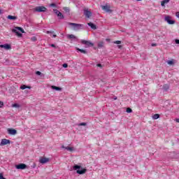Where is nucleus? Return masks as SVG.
<instances>
[{
	"label": "nucleus",
	"instance_id": "1",
	"mask_svg": "<svg viewBox=\"0 0 179 179\" xmlns=\"http://www.w3.org/2000/svg\"><path fill=\"white\" fill-rule=\"evenodd\" d=\"M73 169L76 170L77 174H80V175L85 174L86 173V171H87V170L86 169H83V168H82L81 166L78 165V164H75L73 166Z\"/></svg>",
	"mask_w": 179,
	"mask_h": 179
},
{
	"label": "nucleus",
	"instance_id": "2",
	"mask_svg": "<svg viewBox=\"0 0 179 179\" xmlns=\"http://www.w3.org/2000/svg\"><path fill=\"white\" fill-rule=\"evenodd\" d=\"M13 33H15L17 37H22L23 34L22 33H24V29L20 27H15L14 29H12ZM20 31V32H19Z\"/></svg>",
	"mask_w": 179,
	"mask_h": 179
},
{
	"label": "nucleus",
	"instance_id": "3",
	"mask_svg": "<svg viewBox=\"0 0 179 179\" xmlns=\"http://www.w3.org/2000/svg\"><path fill=\"white\" fill-rule=\"evenodd\" d=\"M69 26H73V29L75 31H78V30H80L83 29L84 25L82 24H76L73 22H68Z\"/></svg>",
	"mask_w": 179,
	"mask_h": 179
},
{
	"label": "nucleus",
	"instance_id": "4",
	"mask_svg": "<svg viewBox=\"0 0 179 179\" xmlns=\"http://www.w3.org/2000/svg\"><path fill=\"white\" fill-rule=\"evenodd\" d=\"M27 168V165H26V164H19L15 165V169H17V170H25Z\"/></svg>",
	"mask_w": 179,
	"mask_h": 179
},
{
	"label": "nucleus",
	"instance_id": "5",
	"mask_svg": "<svg viewBox=\"0 0 179 179\" xmlns=\"http://www.w3.org/2000/svg\"><path fill=\"white\" fill-rule=\"evenodd\" d=\"M165 22H167L168 24H174L176 23V21L171 20V17L169 15L165 17Z\"/></svg>",
	"mask_w": 179,
	"mask_h": 179
},
{
	"label": "nucleus",
	"instance_id": "6",
	"mask_svg": "<svg viewBox=\"0 0 179 179\" xmlns=\"http://www.w3.org/2000/svg\"><path fill=\"white\" fill-rule=\"evenodd\" d=\"M35 10L36 12H45L47 10V8L44 7V6H36L35 8Z\"/></svg>",
	"mask_w": 179,
	"mask_h": 179
},
{
	"label": "nucleus",
	"instance_id": "7",
	"mask_svg": "<svg viewBox=\"0 0 179 179\" xmlns=\"http://www.w3.org/2000/svg\"><path fill=\"white\" fill-rule=\"evenodd\" d=\"M81 43L87 47H93L94 44L89 41L81 40Z\"/></svg>",
	"mask_w": 179,
	"mask_h": 179
},
{
	"label": "nucleus",
	"instance_id": "8",
	"mask_svg": "<svg viewBox=\"0 0 179 179\" xmlns=\"http://www.w3.org/2000/svg\"><path fill=\"white\" fill-rule=\"evenodd\" d=\"M9 143H10V140L3 138L0 143V146H5V145H9Z\"/></svg>",
	"mask_w": 179,
	"mask_h": 179
},
{
	"label": "nucleus",
	"instance_id": "9",
	"mask_svg": "<svg viewBox=\"0 0 179 179\" xmlns=\"http://www.w3.org/2000/svg\"><path fill=\"white\" fill-rule=\"evenodd\" d=\"M50 162V158L42 157L39 159V163L41 164H45V163H48Z\"/></svg>",
	"mask_w": 179,
	"mask_h": 179
},
{
	"label": "nucleus",
	"instance_id": "10",
	"mask_svg": "<svg viewBox=\"0 0 179 179\" xmlns=\"http://www.w3.org/2000/svg\"><path fill=\"white\" fill-rule=\"evenodd\" d=\"M84 15H85V16H86V17L89 18V17H91V16H92V15H93V13L87 9H84Z\"/></svg>",
	"mask_w": 179,
	"mask_h": 179
},
{
	"label": "nucleus",
	"instance_id": "11",
	"mask_svg": "<svg viewBox=\"0 0 179 179\" xmlns=\"http://www.w3.org/2000/svg\"><path fill=\"white\" fill-rule=\"evenodd\" d=\"M7 131L9 135H16L17 134V131L15 129H8Z\"/></svg>",
	"mask_w": 179,
	"mask_h": 179
},
{
	"label": "nucleus",
	"instance_id": "12",
	"mask_svg": "<svg viewBox=\"0 0 179 179\" xmlns=\"http://www.w3.org/2000/svg\"><path fill=\"white\" fill-rule=\"evenodd\" d=\"M0 48H5V50H11L12 47L10 46V45L6 43L4 45H0Z\"/></svg>",
	"mask_w": 179,
	"mask_h": 179
},
{
	"label": "nucleus",
	"instance_id": "13",
	"mask_svg": "<svg viewBox=\"0 0 179 179\" xmlns=\"http://www.w3.org/2000/svg\"><path fill=\"white\" fill-rule=\"evenodd\" d=\"M103 10H106V12L111 13L113 12L111 9H110V6H102Z\"/></svg>",
	"mask_w": 179,
	"mask_h": 179
},
{
	"label": "nucleus",
	"instance_id": "14",
	"mask_svg": "<svg viewBox=\"0 0 179 179\" xmlns=\"http://www.w3.org/2000/svg\"><path fill=\"white\" fill-rule=\"evenodd\" d=\"M62 149H66V150H69V152H73V147H65L64 145H62Z\"/></svg>",
	"mask_w": 179,
	"mask_h": 179
},
{
	"label": "nucleus",
	"instance_id": "15",
	"mask_svg": "<svg viewBox=\"0 0 179 179\" xmlns=\"http://www.w3.org/2000/svg\"><path fill=\"white\" fill-rule=\"evenodd\" d=\"M88 26H90V27H91V29H93V30H96L97 29V26H96V24H94L92 22H89Z\"/></svg>",
	"mask_w": 179,
	"mask_h": 179
},
{
	"label": "nucleus",
	"instance_id": "16",
	"mask_svg": "<svg viewBox=\"0 0 179 179\" xmlns=\"http://www.w3.org/2000/svg\"><path fill=\"white\" fill-rule=\"evenodd\" d=\"M67 38H69V40H72V38H73L74 40H78V38L73 34H68Z\"/></svg>",
	"mask_w": 179,
	"mask_h": 179
},
{
	"label": "nucleus",
	"instance_id": "17",
	"mask_svg": "<svg viewBox=\"0 0 179 179\" xmlns=\"http://www.w3.org/2000/svg\"><path fill=\"white\" fill-rule=\"evenodd\" d=\"M52 89L53 90H56L57 92H61V90H62V88L59 87H57L55 85H52Z\"/></svg>",
	"mask_w": 179,
	"mask_h": 179
},
{
	"label": "nucleus",
	"instance_id": "18",
	"mask_svg": "<svg viewBox=\"0 0 179 179\" xmlns=\"http://www.w3.org/2000/svg\"><path fill=\"white\" fill-rule=\"evenodd\" d=\"M162 89L164 92H167L170 89V86L167 84L163 85Z\"/></svg>",
	"mask_w": 179,
	"mask_h": 179
},
{
	"label": "nucleus",
	"instance_id": "19",
	"mask_svg": "<svg viewBox=\"0 0 179 179\" xmlns=\"http://www.w3.org/2000/svg\"><path fill=\"white\" fill-rule=\"evenodd\" d=\"M7 18L9 19V20H16L17 17L13 15H8Z\"/></svg>",
	"mask_w": 179,
	"mask_h": 179
},
{
	"label": "nucleus",
	"instance_id": "20",
	"mask_svg": "<svg viewBox=\"0 0 179 179\" xmlns=\"http://www.w3.org/2000/svg\"><path fill=\"white\" fill-rule=\"evenodd\" d=\"M76 50H77V51H79L82 54H87V51H86V50H85L83 49H80L79 48H77Z\"/></svg>",
	"mask_w": 179,
	"mask_h": 179
},
{
	"label": "nucleus",
	"instance_id": "21",
	"mask_svg": "<svg viewBox=\"0 0 179 179\" xmlns=\"http://www.w3.org/2000/svg\"><path fill=\"white\" fill-rule=\"evenodd\" d=\"M20 89H22V90H24L25 89H31V87H29L26 85H22L21 87H20Z\"/></svg>",
	"mask_w": 179,
	"mask_h": 179
},
{
	"label": "nucleus",
	"instance_id": "22",
	"mask_svg": "<svg viewBox=\"0 0 179 179\" xmlns=\"http://www.w3.org/2000/svg\"><path fill=\"white\" fill-rule=\"evenodd\" d=\"M169 2H170V0H163L161 2V6H165L166 3H169Z\"/></svg>",
	"mask_w": 179,
	"mask_h": 179
},
{
	"label": "nucleus",
	"instance_id": "23",
	"mask_svg": "<svg viewBox=\"0 0 179 179\" xmlns=\"http://www.w3.org/2000/svg\"><path fill=\"white\" fill-rule=\"evenodd\" d=\"M158 118H160V115L159 114H155L152 115V120H158Z\"/></svg>",
	"mask_w": 179,
	"mask_h": 179
},
{
	"label": "nucleus",
	"instance_id": "24",
	"mask_svg": "<svg viewBox=\"0 0 179 179\" xmlns=\"http://www.w3.org/2000/svg\"><path fill=\"white\" fill-rule=\"evenodd\" d=\"M57 17H59V19L62 20V19H64L65 17L64 16V14H62V13L60 12L57 15Z\"/></svg>",
	"mask_w": 179,
	"mask_h": 179
},
{
	"label": "nucleus",
	"instance_id": "25",
	"mask_svg": "<svg viewBox=\"0 0 179 179\" xmlns=\"http://www.w3.org/2000/svg\"><path fill=\"white\" fill-rule=\"evenodd\" d=\"M102 47H104V42H99L98 43V48H101Z\"/></svg>",
	"mask_w": 179,
	"mask_h": 179
},
{
	"label": "nucleus",
	"instance_id": "26",
	"mask_svg": "<svg viewBox=\"0 0 179 179\" xmlns=\"http://www.w3.org/2000/svg\"><path fill=\"white\" fill-rule=\"evenodd\" d=\"M63 9L66 12V13H69V12H70L69 8L64 7Z\"/></svg>",
	"mask_w": 179,
	"mask_h": 179
},
{
	"label": "nucleus",
	"instance_id": "27",
	"mask_svg": "<svg viewBox=\"0 0 179 179\" xmlns=\"http://www.w3.org/2000/svg\"><path fill=\"white\" fill-rule=\"evenodd\" d=\"M12 106L15 108H19L20 107V105H19L18 103H14L12 105Z\"/></svg>",
	"mask_w": 179,
	"mask_h": 179
},
{
	"label": "nucleus",
	"instance_id": "28",
	"mask_svg": "<svg viewBox=\"0 0 179 179\" xmlns=\"http://www.w3.org/2000/svg\"><path fill=\"white\" fill-rule=\"evenodd\" d=\"M87 124L86 122H82L78 124L79 127H86Z\"/></svg>",
	"mask_w": 179,
	"mask_h": 179
},
{
	"label": "nucleus",
	"instance_id": "29",
	"mask_svg": "<svg viewBox=\"0 0 179 179\" xmlns=\"http://www.w3.org/2000/svg\"><path fill=\"white\" fill-rule=\"evenodd\" d=\"M169 65H174V62L173 60H169L167 62Z\"/></svg>",
	"mask_w": 179,
	"mask_h": 179
},
{
	"label": "nucleus",
	"instance_id": "30",
	"mask_svg": "<svg viewBox=\"0 0 179 179\" xmlns=\"http://www.w3.org/2000/svg\"><path fill=\"white\" fill-rule=\"evenodd\" d=\"M54 13L58 16V15L61 13L59 12V10H57V9H54L53 10Z\"/></svg>",
	"mask_w": 179,
	"mask_h": 179
},
{
	"label": "nucleus",
	"instance_id": "31",
	"mask_svg": "<svg viewBox=\"0 0 179 179\" xmlns=\"http://www.w3.org/2000/svg\"><path fill=\"white\" fill-rule=\"evenodd\" d=\"M31 41H37V37L33 36L31 38Z\"/></svg>",
	"mask_w": 179,
	"mask_h": 179
},
{
	"label": "nucleus",
	"instance_id": "32",
	"mask_svg": "<svg viewBox=\"0 0 179 179\" xmlns=\"http://www.w3.org/2000/svg\"><path fill=\"white\" fill-rule=\"evenodd\" d=\"M126 111L127 113H132V109L131 108H127Z\"/></svg>",
	"mask_w": 179,
	"mask_h": 179
},
{
	"label": "nucleus",
	"instance_id": "33",
	"mask_svg": "<svg viewBox=\"0 0 179 179\" xmlns=\"http://www.w3.org/2000/svg\"><path fill=\"white\" fill-rule=\"evenodd\" d=\"M50 6H52V8H56L57 4H55V3H52L50 4Z\"/></svg>",
	"mask_w": 179,
	"mask_h": 179
},
{
	"label": "nucleus",
	"instance_id": "34",
	"mask_svg": "<svg viewBox=\"0 0 179 179\" xmlns=\"http://www.w3.org/2000/svg\"><path fill=\"white\" fill-rule=\"evenodd\" d=\"M46 34H54V31H46Z\"/></svg>",
	"mask_w": 179,
	"mask_h": 179
},
{
	"label": "nucleus",
	"instance_id": "35",
	"mask_svg": "<svg viewBox=\"0 0 179 179\" xmlns=\"http://www.w3.org/2000/svg\"><path fill=\"white\" fill-rule=\"evenodd\" d=\"M114 44H121V41H116L113 42Z\"/></svg>",
	"mask_w": 179,
	"mask_h": 179
},
{
	"label": "nucleus",
	"instance_id": "36",
	"mask_svg": "<svg viewBox=\"0 0 179 179\" xmlns=\"http://www.w3.org/2000/svg\"><path fill=\"white\" fill-rule=\"evenodd\" d=\"M0 179H6V178L3 177V173H0Z\"/></svg>",
	"mask_w": 179,
	"mask_h": 179
},
{
	"label": "nucleus",
	"instance_id": "37",
	"mask_svg": "<svg viewBox=\"0 0 179 179\" xmlns=\"http://www.w3.org/2000/svg\"><path fill=\"white\" fill-rule=\"evenodd\" d=\"M3 107V102L0 101V108Z\"/></svg>",
	"mask_w": 179,
	"mask_h": 179
},
{
	"label": "nucleus",
	"instance_id": "38",
	"mask_svg": "<svg viewBox=\"0 0 179 179\" xmlns=\"http://www.w3.org/2000/svg\"><path fill=\"white\" fill-rule=\"evenodd\" d=\"M63 68H66L68 66V64L65 63L62 65Z\"/></svg>",
	"mask_w": 179,
	"mask_h": 179
},
{
	"label": "nucleus",
	"instance_id": "39",
	"mask_svg": "<svg viewBox=\"0 0 179 179\" xmlns=\"http://www.w3.org/2000/svg\"><path fill=\"white\" fill-rule=\"evenodd\" d=\"M36 74L40 76V75H41V73L40 71H36Z\"/></svg>",
	"mask_w": 179,
	"mask_h": 179
},
{
	"label": "nucleus",
	"instance_id": "40",
	"mask_svg": "<svg viewBox=\"0 0 179 179\" xmlns=\"http://www.w3.org/2000/svg\"><path fill=\"white\" fill-rule=\"evenodd\" d=\"M50 47H52L53 48H57V46H55V44H51V45H50Z\"/></svg>",
	"mask_w": 179,
	"mask_h": 179
},
{
	"label": "nucleus",
	"instance_id": "41",
	"mask_svg": "<svg viewBox=\"0 0 179 179\" xmlns=\"http://www.w3.org/2000/svg\"><path fill=\"white\" fill-rule=\"evenodd\" d=\"M176 44H179V39L175 40Z\"/></svg>",
	"mask_w": 179,
	"mask_h": 179
},
{
	"label": "nucleus",
	"instance_id": "42",
	"mask_svg": "<svg viewBox=\"0 0 179 179\" xmlns=\"http://www.w3.org/2000/svg\"><path fill=\"white\" fill-rule=\"evenodd\" d=\"M96 66H98L99 68H101L102 66H101V64H97Z\"/></svg>",
	"mask_w": 179,
	"mask_h": 179
},
{
	"label": "nucleus",
	"instance_id": "43",
	"mask_svg": "<svg viewBox=\"0 0 179 179\" xmlns=\"http://www.w3.org/2000/svg\"><path fill=\"white\" fill-rule=\"evenodd\" d=\"M157 44L156 43H152V47H156Z\"/></svg>",
	"mask_w": 179,
	"mask_h": 179
},
{
	"label": "nucleus",
	"instance_id": "44",
	"mask_svg": "<svg viewBox=\"0 0 179 179\" xmlns=\"http://www.w3.org/2000/svg\"><path fill=\"white\" fill-rule=\"evenodd\" d=\"M117 48H122V45H117Z\"/></svg>",
	"mask_w": 179,
	"mask_h": 179
},
{
	"label": "nucleus",
	"instance_id": "45",
	"mask_svg": "<svg viewBox=\"0 0 179 179\" xmlns=\"http://www.w3.org/2000/svg\"><path fill=\"white\" fill-rule=\"evenodd\" d=\"M2 13H3V12H2V10L0 9V15H2Z\"/></svg>",
	"mask_w": 179,
	"mask_h": 179
},
{
	"label": "nucleus",
	"instance_id": "46",
	"mask_svg": "<svg viewBox=\"0 0 179 179\" xmlns=\"http://www.w3.org/2000/svg\"><path fill=\"white\" fill-rule=\"evenodd\" d=\"M176 121L177 122H179V118L176 119Z\"/></svg>",
	"mask_w": 179,
	"mask_h": 179
},
{
	"label": "nucleus",
	"instance_id": "47",
	"mask_svg": "<svg viewBox=\"0 0 179 179\" xmlns=\"http://www.w3.org/2000/svg\"><path fill=\"white\" fill-rule=\"evenodd\" d=\"M113 100H117V96H114Z\"/></svg>",
	"mask_w": 179,
	"mask_h": 179
},
{
	"label": "nucleus",
	"instance_id": "48",
	"mask_svg": "<svg viewBox=\"0 0 179 179\" xmlns=\"http://www.w3.org/2000/svg\"><path fill=\"white\" fill-rule=\"evenodd\" d=\"M53 37L54 38L57 37V35L56 34H53Z\"/></svg>",
	"mask_w": 179,
	"mask_h": 179
},
{
	"label": "nucleus",
	"instance_id": "49",
	"mask_svg": "<svg viewBox=\"0 0 179 179\" xmlns=\"http://www.w3.org/2000/svg\"><path fill=\"white\" fill-rule=\"evenodd\" d=\"M106 41H110V39H108V38H106Z\"/></svg>",
	"mask_w": 179,
	"mask_h": 179
},
{
	"label": "nucleus",
	"instance_id": "50",
	"mask_svg": "<svg viewBox=\"0 0 179 179\" xmlns=\"http://www.w3.org/2000/svg\"><path fill=\"white\" fill-rule=\"evenodd\" d=\"M136 1H142V0H136Z\"/></svg>",
	"mask_w": 179,
	"mask_h": 179
}]
</instances>
